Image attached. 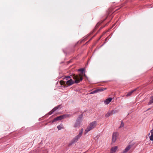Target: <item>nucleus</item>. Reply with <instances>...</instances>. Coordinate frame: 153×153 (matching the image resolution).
Listing matches in <instances>:
<instances>
[{
    "label": "nucleus",
    "mask_w": 153,
    "mask_h": 153,
    "mask_svg": "<svg viewBox=\"0 0 153 153\" xmlns=\"http://www.w3.org/2000/svg\"><path fill=\"white\" fill-rule=\"evenodd\" d=\"M64 79L67 81L66 82V84L70 86L74 83H79L82 80L83 78L81 74H79L78 75L74 74L72 76H65Z\"/></svg>",
    "instance_id": "obj_1"
},
{
    "label": "nucleus",
    "mask_w": 153,
    "mask_h": 153,
    "mask_svg": "<svg viewBox=\"0 0 153 153\" xmlns=\"http://www.w3.org/2000/svg\"><path fill=\"white\" fill-rule=\"evenodd\" d=\"M96 125L97 122L95 121L91 123L85 130L86 133L94 128L96 127Z\"/></svg>",
    "instance_id": "obj_2"
},
{
    "label": "nucleus",
    "mask_w": 153,
    "mask_h": 153,
    "mask_svg": "<svg viewBox=\"0 0 153 153\" xmlns=\"http://www.w3.org/2000/svg\"><path fill=\"white\" fill-rule=\"evenodd\" d=\"M66 116L65 115H63L58 116L54 118L52 121V123H53L56 121L65 118Z\"/></svg>",
    "instance_id": "obj_3"
},
{
    "label": "nucleus",
    "mask_w": 153,
    "mask_h": 153,
    "mask_svg": "<svg viewBox=\"0 0 153 153\" xmlns=\"http://www.w3.org/2000/svg\"><path fill=\"white\" fill-rule=\"evenodd\" d=\"M118 135L117 132H115L113 133L112 136V141L113 142H115L117 140V137Z\"/></svg>",
    "instance_id": "obj_4"
},
{
    "label": "nucleus",
    "mask_w": 153,
    "mask_h": 153,
    "mask_svg": "<svg viewBox=\"0 0 153 153\" xmlns=\"http://www.w3.org/2000/svg\"><path fill=\"white\" fill-rule=\"evenodd\" d=\"M81 137L80 134H78L72 140L71 142V143L73 144L76 142Z\"/></svg>",
    "instance_id": "obj_5"
},
{
    "label": "nucleus",
    "mask_w": 153,
    "mask_h": 153,
    "mask_svg": "<svg viewBox=\"0 0 153 153\" xmlns=\"http://www.w3.org/2000/svg\"><path fill=\"white\" fill-rule=\"evenodd\" d=\"M81 122L79 121V119H77L76 121V123L74 125V127L75 128L79 127V126L80 122Z\"/></svg>",
    "instance_id": "obj_6"
},
{
    "label": "nucleus",
    "mask_w": 153,
    "mask_h": 153,
    "mask_svg": "<svg viewBox=\"0 0 153 153\" xmlns=\"http://www.w3.org/2000/svg\"><path fill=\"white\" fill-rule=\"evenodd\" d=\"M118 148L117 146H115L112 147L111 149L110 153H114Z\"/></svg>",
    "instance_id": "obj_7"
},
{
    "label": "nucleus",
    "mask_w": 153,
    "mask_h": 153,
    "mask_svg": "<svg viewBox=\"0 0 153 153\" xmlns=\"http://www.w3.org/2000/svg\"><path fill=\"white\" fill-rule=\"evenodd\" d=\"M112 100V98L111 97L105 100L104 101L105 104L106 105L109 104L111 101Z\"/></svg>",
    "instance_id": "obj_8"
},
{
    "label": "nucleus",
    "mask_w": 153,
    "mask_h": 153,
    "mask_svg": "<svg viewBox=\"0 0 153 153\" xmlns=\"http://www.w3.org/2000/svg\"><path fill=\"white\" fill-rule=\"evenodd\" d=\"M131 146L130 145H128L127 146L125 149V150L123 151V153H125L127 152L131 148Z\"/></svg>",
    "instance_id": "obj_9"
},
{
    "label": "nucleus",
    "mask_w": 153,
    "mask_h": 153,
    "mask_svg": "<svg viewBox=\"0 0 153 153\" xmlns=\"http://www.w3.org/2000/svg\"><path fill=\"white\" fill-rule=\"evenodd\" d=\"M136 90V89H134L132 91H131L128 92V94H127L126 95V96L127 97H128V96H131V94H132Z\"/></svg>",
    "instance_id": "obj_10"
},
{
    "label": "nucleus",
    "mask_w": 153,
    "mask_h": 153,
    "mask_svg": "<svg viewBox=\"0 0 153 153\" xmlns=\"http://www.w3.org/2000/svg\"><path fill=\"white\" fill-rule=\"evenodd\" d=\"M151 135L149 137L150 140L153 141V131H152V130H151Z\"/></svg>",
    "instance_id": "obj_11"
},
{
    "label": "nucleus",
    "mask_w": 153,
    "mask_h": 153,
    "mask_svg": "<svg viewBox=\"0 0 153 153\" xmlns=\"http://www.w3.org/2000/svg\"><path fill=\"white\" fill-rule=\"evenodd\" d=\"M106 89H107L106 88H100L97 89V90H98V92L99 91H104V90H105Z\"/></svg>",
    "instance_id": "obj_12"
},
{
    "label": "nucleus",
    "mask_w": 153,
    "mask_h": 153,
    "mask_svg": "<svg viewBox=\"0 0 153 153\" xmlns=\"http://www.w3.org/2000/svg\"><path fill=\"white\" fill-rule=\"evenodd\" d=\"M150 100L149 102V104L150 105L153 103V96L150 97Z\"/></svg>",
    "instance_id": "obj_13"
},
{
    "label": "nucleus",
    "mask_w": 153,
    "mask_h": 153,
    "mask_svg": "<svg viewBox=\"0 0 153 153\" xmlns=\"http://www.w3.org/2000/svg\"><path fill=\"white\" fill-rule=\"evenodd\" d=\"M83 116V114H82L80 115H79L78 117V119H79V121H81L82 120V117Z\"/></svg>",
    "instance_id": "obj_14"
},
{
    "label": "nucleus",
    "mask_w": 153,
    "mask_h": 153,
    "mask_svg": "<svg viewBox=\"0 0 153 153\" xmlns=\"http://www.w3.org/2000/svg\"><path fill=\"white\" fill-rule=\"evenodd\" d=\"M57 128L59 130H60L63 128V125L62 124H60L57 126Z\"/></svg>",
    "instance_id": "obj_15"
},
{
    "label": "nucleus",
    "mask_w": 153,
    "mask_h": 153,
    "mask_svg": "<svg viewBox=\"0 0 153 153\" xmlns=\"http://www.w3.org/2000/svg\"><path fill=\"white\" fill-rule=\"evenodd\" d=\"M98 92L97 89L90 93V94H93Z\"/></svg>",
    "instance_id": "obj_16"
},
{
    "label": "nucleus",
    "mask_w": 153,
    "mask_h": 153,
    "mask_svg": "<svg viewBox=\"0 0 153 153\" xmlns=\"http://www.w3.org/2000/svg\"><path fill=\"white\" fill-rule=\"evenodd\" d=\"M59 83L60 85H65L66 84V82H65L64 81H60Z\"/></svg>",
    "instance_id": "obj_17"
},
{
    "label": "nucleus",
    "mask_w": 153,
    "mask_h": 153,
    "mask_svg": "<svg viewBox=\"0 0 153 153\" xmlns=\"http://www.w3.org/2000/svg\"><path fill=\"white\" fill-rule=\"evenodd\" d=\"M117 112V111L116 110H112L111 111V114H114L116 112Z\"/></svg>",
    "instance_id": "obj_18"
},
{
    "label": "nucleus",
    "mask_w": 153,
    "mask_h": 153,
    "mask_svg": "<svg viewBox=\"0 0 153 153\" xmlns=\"http://www.w3.org/2000/svg\"><path fill=\"white\" fill-rule=\"evenodd\" d=\"M55 108H53L52 110H51L49 113V114L50 115L51 114L53 113L55 111L54 110Z\"/></svg>",
    "instance_id": "obj_19"
},
{
    "label": "nucleus",
    "mask_w": 153,
    "mask_h": 153,
    "mask_svg": "<svg viewBox=\"0 0 153 153\" xmlns=\"http://www.w3.org/2000/svg\"><path fill=\"white\" fill-rule=\"evenodd\" d=\"M111 113L110 112H108L105 115V116L106 117H107L110 116L111 114Z\"/></svg>",
    "instance_id": "obj_20"
},
{
    "label": "nucleus",
    "mask_w": 153,
    "mask_h": 153,
    "mask_svg": "<svg viewBox=\"0 0 153 153\" xmlns=\"http://www.w3.org/2000/svg\"><path fill=\"white\" fill-rule=\"evenodd\" d=\"M124 126V124L123 122L122 121H121V124L120 126L119 127V128H121L122 127H123Z\"/></svg>",
    "instance_id": "obj_21"
},
{
    "label": "nucleus",
    "mask_w": 153,
    "mask_h": 153,
    "mask_svg": "<svg viewBox=\"0 0 153 153\" xmlns=\"http://www.w3.org/2000/svg\"><path fill=\"white\" fill-rule=\"evenodd\" d=\"M84 70H85L82 68L79 69L78 70V71L81 72L82 74H83V72Z\"/></svg>",
    "instance_id": "obj_22"
},
{
    "label": "nucleus",
    "mask_w": 153,
    "mask_h": 153,
    "mask_svg": "<svg viewBox=\"0 0 153 153\" xmlns=\"http://www.w3.org/2000/svg\"><path fill=\"white\" fill-rule=\"evenodd\" d=\"M59 107H60V105H58V106H57L56 107H55L53 108H55L54 110H55V111H56L57 109H58L59 108Z\"/></svg>",
    "instance_id": "obj_23"
},
{
    "label": "nucleus",
    "mask_w": 153,
    "mask_h": 153,
    "mask_svg": "<svg viewBox=\"0 0 153 153\" xmlns=\"http://www.w3.org/2000/svg\"><path fill=\"white\" fill-rule=\"evenodd\" d=\"M82 132H83V129H82L81 130V131L80 132H79V134H80V136L81 137L82 135Z\"/></svg>",
    "instance_id": "obj_24"
},
{
    "label": "nucleus",
    "mask_w": 153,
    "mask_h": 153,
    "mask_svg": "<svg viewBox=\"0 0 153 153\" xmlns=\"http://www.w3.org/2000/svg\"><path fill=\"white\" fill-rule=\"evenodd\" d=\"M107 38H106V39H105V42H106V41H107Z\"/></svg>",
    "instance_id": "obj_25"
},
{
    "label": "nucleus",
    "mask_w": 153,
    "mask_h": 153,
    "mask_svg": "<svg viewBox=\"0 0 153 153\" xmlns=\"http://www.w3.org/2000/svg\"><path fill=\"white\" fill-rule=\"evenodd\" d=\"M84 76H85V74H84Z\"/></svg>",
    "instance_id": "obj_26"
}]
</instances>
